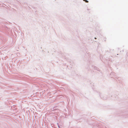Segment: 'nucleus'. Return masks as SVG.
<instances>
[{
	"instance_id": "f257e3e1",
	"label": "nucleus",
	"mask_w": 128,
	"mask_h": 128,
	"mask_svg": "<svg viewBox=\"0 0 128 128\" xmlns=\"http://www.w3.org/2000/svg\"><path fill=\"white\" fill-rule=\"evenodd\" d=\"M83 0L84 1H85L86 2H88V1H87V0Z\"/></svg>"
}]
</instances>
